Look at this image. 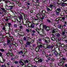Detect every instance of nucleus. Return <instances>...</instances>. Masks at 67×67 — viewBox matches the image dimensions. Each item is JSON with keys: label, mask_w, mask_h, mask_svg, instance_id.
Returning a JSON list of instances; mask_svg holds the SVG:
<instances>
[{"label": "nucleus", "mask_w": 67, "mask_h": 67, "mask_svg": "<svg viewBox=\"0 0 67 67\" xmlns=\"http://www.w3.org/2000/svg\"><path fill=\"white\" fill-rule=\"evenodd\" d=\"M6 34H8V36H7V45L8 46L9 48H11L12 47V45L13 44V43H11V41H13V38L12 36H11V34H10L9 32H5Z\"/></svg>", "instance_id": "obj_1"}, {"label": "nucleus", "mask_w": 67, "mask_h": 67, "mask_svg": "<svg viewBox=\"0 0 67 67\" xmlns=\"http://www.w3.org/2000/svg\"><path fill=\"white\" fill-rule=\"evenodd\" d=\"M40 43L38 46V47L40 48H43L44 50H45L46 49L49 48H53L54 47V45H48V44L43 43V44L42 43L39 42Z\"/></svg>", "instance_id": "obj_2"}, {"label": "nucleus", "mask_w": 67, "mask_h": 67, "mask_svg": "<svg viewBox=\"0 0 67 67\" xmlns=\"http://www.w3.org/2000/svg\"><path fill=\"white\" fill-rule=\"evenodd\" d=\"M52 53H50L49 54V57H52V56H54V55H55L56 57L60 56L61 54L60 51H59V52H57L56 50H55V49L52 50Z\"/></svg>", "instance_id": "obj_3"}, {"label": "nucleus", "mask_w": 67, "mask_h": 67, "mask_svg": "<svg viewBox=\"0 0 67 67\" xmlns=\"http://www.w3.org/2000/svg\"><path fill=\"white\" fill-rule=\"evenodd\" d=\"M59 21L63 23L64 24L67 25V22L65 21V17H58L56 18V19L54 21H55L56 22H57V24H59Z\"/></svg>", "instance_id": "obj_4"}, {"label": "nucleus", "mask_w": 67, "mask_h": 67, "mask_svg": "<svg viewBox=\"0 0 67 67\" xmlns=\"http://www.w3.org/2000/svg\"><path fill=\"white\" fill-rule=\"evenodd\" d=\"M17 13L18 14H19V16L18 15V18L19 19L16 18V21L18 22H20L21 20H23V16L24 15V13L23 12H21L18 10H16Z\"/></svg>", "instance_id": "obj_5"}, {"label": "nucleus", "mask_w": 67, "mask_h": 67, "mask_svg": "<svg viewBox=\"0 0 67 67\" xmlns=\"http://www.w3.org/2000/svg\"><path fill=\"white\" fill-rule=\"evenodd\" d=\"M66 60V59L64 57H63L62 58L60 59V63H58V64L59 66H63L64 65V63L65 61Z\"/></svg>", "instance_id": "obj_6"}, {"label": "nucleus", "mask_w": 67, "mask_h": 67, "mask_svg": "<svg viewBox=\"0 0 67 67\" xmlns=\"http://www.w3.org/2000/svg\"><path fill=\"white\" fill-rule=\"evenodd\" d=\"M51 32H52V33H53V34H52V35L53 36H55V35L56 36V35H57V33L55 31V29H54L53 28H52L51 29Z\"/></svg>", "instance_id": "obj_7"}, {"label": "nucleus", "mask_w": 67, "mask_h": 67, "mask_svg": "<svg viewBox=\"0 0 67 67\" xmlns=\"http://www.w3.org/2000/svg\"><path fill=\"white\" fill-rule=\"evenodd\" d=\"M22 61H23V62H24V63L25 64H26V63H29V60H25L23 59H20V61H19V64H21V63H22Z\"/></svg>", "instance_id": "obj_8"}, {"label": "nucleus", "mask_w": 67, "mask_h": 67, "mask_svg": "<svg viewBox=\"0 0 67 67\" xmlns=\"http://www.w3.org/2000/svg\"><path fill=\"white\" fill-rule=\"evenodd\" d=\"M36 2L37 3L35 4V6L36 7V9H38V7L40 6V4L38 3L39 2V0H35Z\"/></svg>", "instance_id": "obj_9"}, {"label": "nucleus", "mask_w": 67, "mask_h": 67, "mask_svg": "<svg viewBox=\"0 0 67 67\" xmlns=\"http://www.w3.org/2000/svg\"><path fill=\"white\" fill-rule=\"evenodd\" d=\"M43 40H44L45 41V42L46 43H49V38L48 37H46L44 38H43Z\"/></svg>", "instance_id": "obj_10"}, {"label": "nucleus", "mask_w": 67, "mask_h": 67, "mask_svg": "<svg viewBox=\"0 0 67 67\" xmlns=\"http://www.w3.org/2000/svg\"><path fill=\"white\" fill-rule=\"evenodd\" d=\"M37 24H31L30 25V26L29 27L30 28V29H33L35 27V26H37Z\"/></svg>", "instance_id": "obj_11"}, {"label": "nucleus", "mask_w": 67, "mask_h": 67, "mask_svg": "<svg viewBox=\"0 0 67 67\" xmlns=\"http://www.w3.org/2000/svg\"><path fill=\"white\" fill-rule=\"evenodd\" d=\"M23 16L24 18V20H25V21H26V22L27 23V21H28V20H29V19L27 18V15L25 14H24V15H23Z\"/></svg>", "instance_id": "obj_12"}, {"label": "nucleus", "mask_w": 67, "mask_h": 67, "mask_svg": "<svg viewBox=\"0 0 67 67\" xmlns=\"http://www.w3.org/2000/svg\"><path fill=\"white\" fill-rule=\"evenodd\" d=\"M37 58L38 60V61L39 62H40V63H42V62L43 61V59L42 58H39V57L38 58L37 57L35 58V59H36Z\"/></svg>", "instance_id": "obj_13"}, {"label": "nucleus", "mask_w": 67, "mask_h": 67, "mask_svg": "<svg viewBox=\"0 0 67 67\" xmlns=\"http://www.w3.org/2000/svg\"><path fill=\"white\" fill-rule=\"evenodd\" d=\"M42 9H40L39 11V12H41V15H42L43 14V15H44L45 13V12H46V11H45V10H43V9H42Z\"/></svg>", "instance_id": "obj_14"}, {"label": "nucleus", "mask_w": 67, "mask_h": 67, "mask_svg": "<svg viewBox=\"0 0 67 67\" xmlns=\"http://www.w3.org/2000/svg\"><path fill=\"white\" fill-rule=\"evenodd\" d=\"M40 30H41V31H43V29H41V28H40V29H39L38 28H36V31L38 32V34H40L39 31H40Z\"/></svg>", "instance_id": "obj_15"}, {"label": "nucleus", "mask_w": 67, "mask_h": 67, "mask_svg": "<svg viewBox=\"0 0 67 67\" xmlns=\"http://www.w3.org/2000/svg\"><path fill=\"white\" fill-rule=\"evenodd\" d=\"M30 45V42L28 41L26 43V44L25 45V48L27 47L28 46H29Z\"/></svg>", "instance_id": "obj_16"}, {"label": "nucleus", "mask_w": 67, "mask_h": 67, "mask_svg": "<svg viewBox=\"0 0 67 67\" xmlns=\"http://www.w3.org/2000/svg\"><path fill=\"white\" fill-rule=\"evenodd\" d=\"M64 2H64L63 1V2H62V3H61V4L62 5V6H63V7H65V4L67 5V2L65 3H64Z\"/></svg>", "instance_id": "obj_17"}, {"label": "nucleus", "mask_w": 67, "mask_h": 67, "mask_svg": "<svg viewBox=\"0 0 67 67\" xmlns=\"http://www.w3.org/2000/svg\"><path fill=\"white\" fill-rule=\"evenodd\" d=\"M55 37V36H54L52 35V37H50V39H51V40L52 41H55V40H56V39Z\"/></svg>", "instance_id": "obj_18"}, {"label": "nucleus", "mask_w": 67, "mask_h": 67, "mask_svg": "<svg viewBox=\"0 0 67 67\" xmlns=\"http://www.w3.org/2000/svg\"><path fill=\"white\" fill-rule=\"evenodd\" d=\"M48 7H49L50 8V9H51V10H53L52 8L53 7H54V5L52 4H50L49 5V6H48Z\"/></svg>", "instance_id": "obj_19"}, {"label": "nucleus", "mask_w": 67, "mask_h": 67, "mask_svg": "<svg viewBox=\"0 0 67 67\" xmlns=\"http://www.w3.org/2000/svg\"><path fill=\"white\" fill-rule=\"evenodd\" d=\"M42 49H41L40 48L38 47H37L36 48V51L37 52H38L39 51H41Z\"/></svg>", "instance_id": "obj_20"}, {"label": "nucleus", "mask_w": 67, "mask_h": 67, "mask_svg": "<svg viewBox=\"0 0 67 67\" xmlns=\"http://www.w3.org/2000/svg\"><path fill=\"white\" fill-rule=\"evenodd\" d=\"M58 28L60 29H62L63 28V26L60 24H59L57 25Z\"/></svg>", "instance_id": "obj_21"}, {"label": "nucleus", "mask_w": 67, "mask_h": 67, "mask_svg": "<svg viewBox=\"0 0 67 67\" xmlns=\"http://www.w3.org/2000/svg\"><path fill=\"white\" fill-rule=\"evenodd\" d=\"M42 15V16L41 18H40V21H41L42 22V21H43V19H44V17L43 16L44 15Z\"/></svg>", "instance_id": "obj_22"}, {"label": "nucleus", "mask_w": 67, "mask_h": 67, "mask_svg": "<svg viewBox=\"0 0 67 67\" xmlns=\"http://www.w3.org/2000/svg\"><path fill=\"white\" fill-rule=\"evenodd\" d=\"M50 29V27L48 26H47L46 28L45 29V30L47 31H49Z\"/></svg>", "instance_id": "obj_23"}, {"label": "nucleus", "mask_w": 67, "mask_h": 67, "mask_svg": "<svg viewBox=\"0 0 67 67\" xmlns=\"http://www.w3.org/2000/svg\"><path fill=\"white\" fill-rule=\"evenodd\" d=\"M35 21H38L40 20V18H38V17H35L34 18Z\"/></svg>", "instance_id": "obj_24"}, {"label": "nucleus", "mask_w": 67, "mask_h": 67, "mask_svg": "<svg viewBox=\"0 0 67 67\" xmlns=\"http://www.w3.org/2000/svg\"><path fill=\"white\" fill-rule=\"evenodd\" d=\"M34 21H33V20H32V21L31 22H30L29 21H27V24H35L34 23Z\"/></svg>", "instance_id": "obj_25"}, {"label": "nucleus", "mask_w": 67, "mask_h": 67, "mask_svg": "<svg viewBox=\"0 0 67 67\" xmlns=\"http://www.w3.org/2000/svg\"><path fill=\"white\" fill-rule=\"evenodd\" d=\"M60 33H57L56 35V36L57 37H59L60 36H61V35H60Z\"/></svg>", "instance_id": "obj_26"}, {"label": "nucleus", "mask_w": 67, "mask_h": 67, "mask_svg": "<svg viewBox=\"0 0 67 67\" xmlns=\"http://www.w3.org/2000/svg\"><path fill=\"white\" fill-rule=\"evenodd\" d=\"M12 49H11L10 50H9V53H7L6 54V55H7V56H10V53H11V52H12Z\"/></svg>", "instance_id": "obj_27"}, {"label": "nucleus", "mask_w": 67, "mask_h": 67, "mask_svg": "<svg viewBox=\"0 0 67 67\" xmlns=\"http://www.w3.org/2000/svg\"><path fill=\"white\" fill-rule=\"evenodd\" d=\"M4 20H5V21H8L9 20V18L8 17H4Z\"/></svg>", "instance_id": "obj_28"}, {"label": "nucleus", "mask_w": 67, "mask_h": 67, "mask_svg": "<svg viewBox=\"0 0 67 67\" xmlns=\"http://www.w3.org/2000/svg\"><path fill=\"white\" fill-rule=\"evenodd\" d=\"M62 43H61L60 42H57V45L58 46H60V45H61V44Z\"/></svg>", "instance_id": "obj_29"}, {"label": "nucleus", "mask_w": 67, "mask_h": 67, "mask_svg": "<svg viewBox=\"0 0 67 67\" xmlns=\"http://www.w3.org/2000/svg\"><path fill=\"white\" fill-rule=\"evenodd\" d=\"M65 30H62V33L61 34L62 35H64L65 34Z\"/></svg>", "instance_id": "obj_30"}, {"label": "nucleus", "mask_w": 67, "mask_h": 67, "mask_svg": "<svg viewBox=\"0 0 67 67\" xmlns=\"http://www.w3.org/2000/svg\"><path fill=\"white\" fill-rule=\"evenodd\" d=\"M14 31L15 32H20V29H16Z\"/></svg>", "instance_id": "obj_31"}, {"label": "nucleus", "mask_w": 67, "mask_h": 67, "mask_svg": "<svg viewBox=\"0 0 67 67\" xmlns=\"http://www.w3.org/2000/svg\"><path fill=\"white\" fill-rule=\"evenodd\" d=\"M23 51L22 50H21V51L18 52V54H23Z\"/></svg>", "instance_id": "obj_32"}, {"label": "nucleus", "mask_w": 67, "mask_h": 67, "mask_svg": "<svg viewBox=\"0 0 67 67\" xmlns=\"http://www.w3.org/2000/svg\"><path fill=\"white\" fill-rule=\"evenodd\" d=\"M60 13V12H58L57 11H55V13L56 15H59V13Z\"/></svg>", "instance_id": "obj_33"}, {"label": "nucleus", "mask_w": 67, "mask_h": 67, "mask_svg": "<svg viewBox=\"0 0 67 67\" xmlns=\"http://www.w3.org/2000/svg\"><path fill=\"white\" fill-rule=\"evenodd\" d=\"M60 46L61 47L63 48L65 46V44H64L63 43H61Z\"/></svg>", "instance_id": "obj_34"}, {"label": "nucleus", "mask_w": 67, "mask_h": 67, "mask_svg": "<svg viewBox=\"0 0 67 67\" xmlns=\"http://www.w3.org/2000/svg\"><path fill=\"white\" fill-rule=\"evenodd\" d=\"M41 15V13H38L36 15V17H38L39 16H40Z\"/></svg>", "instance_id": "obj_35"}, {"label": "nucleus", "mask_w": 67, "mask_h": 67, "mask_svg": "<svg viewBox=\"0 0 67 67\" xmlns=\"http://www.w3.org/2000/svg\"><path fill=\"white\" fill-rule=\"evenodd\" d=\"M56 11H58L60 12L61 11V9L60 8H57Z\"/></svg>", "instance_id": "obj_36"}, {"label": "nucleus", "mask_w": 67, "mask_h": 67, "mask_svg": "<svg viewBox=\"0 0 67 67\" xmlns=\"http://www.w3.org/2000/svg\"><path fill=\"white\" fill-rule=\"evenodd\" d=\"M7 36H4V35H3L2 36H1V37H2V38L3 39H3H4L5 38V37H6V39H7Z\"/></svg>", "instance_id": "obj_37"}, {"label": "nucleus", "mask_w": 67, "mask_h": 67, "mask_svg": "<svg viewBox=\"0 0 67 67\" xmlns=\"http://www.w3.org/2000/svg\"><path fill=\"white\" fill-rule=\"evenodd\" d=\"M3 31H0V37H1L2 35H3L2 34H3Z\"/></svg>", "instance_id": "obj_38"}, {"label": "nucleus", "mask_w": 67, "mask_h": 67, "mask_svg": "<svg viewBox=\"0 0 67 67\" xmlns=\"http://www.w3.org/2000/svg\"><path fill=\"white\" fill-rule=\"evenodd\" d=\"M3 41V40L2 38L1 37L0 38V43H1V42H2Z\"/></svg>", "instance_id": "obj_39"}, {"label": "nucleus", "mask_w": 67, "mask_h": 67, "mask_svg": "<svg viewBox=\"0 0 67 67\" xmlns=\"http://www.w3.org/2000/svg\"><path fill=\"white\" fill-rule=\"evenodd\" d=\"M2 30H4L5 31V33H7L6 32H7V31H6V30H5V27H3L2 28Z\"/></svg>", "instance_id": "obj_40"}, {"label": "nucleus", "mask_w": 67, "mask_h": 67, "mask_svg": "<svg viewBox=\"0 0 67 67\" xmlns=\"http://www.w3.org/2000/svg\"><path fill=\"white\" fill-rule=\"evenodd\" d=\"M46 9L47 11H52V10H51V9L50 8L49 9L48 7H46Z\"/></svg>", "instance_id": "obj_41"}, {"label": "nucleus", "mask_w": 67, "mask_h": 67, "mask_svg": "<svg viewBox=\"0 0 67 67\" xmlns=\"http://www.w3.org/2000/svg\"><path fill=\"white\" fill-rule=\"evenodd\" d=\"M35 18V17H34V16H33L32 17H31V16L30 19L31 20H34Z\"/></svg>", "instance_id": "obj_42"}, {"label": "nucleus", "mask_w": 67, "mask_h": 67, "mask_svg": "<svg viewBox=\"0 0 67 67\" xmlns=\"http://www.w3.org/2000/svg\"><path fill=\"white\" fill-rule=\"evenodd\" d=\"M8 7H9V8L10 9H13V6H12L11 5L9 6H8Z\"/></svg>", "instance_id": "obj_43"}, {"label": "nucleus", "mask_w": 67, "mask_h": 67, "mask_svg": "<svg viewBox=\"0 0 67 67\" xmlns=\"http://www.w3.org/2000/svg\"><path fill=\"white\" fill-rule=\"evenodd\" d=\"M21 62H22L21 63H22V64H21V65H22V66H23V65H26V64L23 63V62H23V61H22Z\"/></svg>", "instance_id": "obj_44"}, {"label": "nucleus", "mask_w": 67, "mask_h": 67, "mask_svg": "<svg viewBox=\"0 0 67 67\" xmlns=\"http://www.w3.org/2000/svg\"><path fill=\"white\" fill-rule=\"evenodd\" d=\"M25 27H30V25L29 24H25Z\"/></svg>", "instance_id": "obj_45"}, {"label": "nucleus", "mask_w": 67, "mask_h": 67, "mask_svg": "<svg viewBox=\"0 0 67 67\" xmlns=\"http://www.w3.org/2000/svg\"><path fill=\"white\" fill-rule=\"evenodd\" d=\"M8 26L9 27H10L11 26V23H8Z\"/></svg>", "instance_id": "obj_46"}, {"label": "nucleus", "mask_w": 67, "mask_h": 67, "mask_svg": "<svg viewBox=\"0 0 67 67\" xmlns=\"http://www.w3.org/2000/svg\"><path fill=\"white\" fill-rule=\"evenodd\" d=\"M27 66H30V67H33V65H32V64H29L27 65Z\"/></svg>", "instance_id": "obj_47"}, {"label": "nucleus", "mask_w": 67, "mask_h": 67, "mask_svg": "<svg viewBox=\"0 0 67 67\" xmlns=\"http://www.w3.org/2000/svg\"><path fill=\"white\" fill-rule=\"evenodd\" d=\"M14 26L15 28H16V27H17V26H18V25L16 24H14Z\"/></svg>", "instance_id": "obj_48"}, {"label": "nucleus", "mask_w": 67, "mask_h": 67, "mask_svg": "<svg viewBox=\"0 0 67 67\" xmlns=\"http://www.w3.org/2000/svg\"><path fill=\"white\" fill-rule=\"evenodd\" d=\"M47 21L48 22H49V23H52V22L51 21V20H50L49 19H47Z\"/></svg>", "instance_id": "obj_49"}, {"label": "nucleus", "mask_w": 67, "mask_h": 67, "mask_svg": "<svg viewBox=\"0 0 67 67\" xmlns=\"http://www.w3.org/2000/svg\"><path fill=\"white\" fill-rule=\"evenodd\" d=\"M10 65L11 64H10V63L8 62L7 63V67H9V66H10Z\"/></svg>", "instance_id": "obj_50"}, {"label": "nucleus", "mask_w": 67, "mask_h": 67, "mask_svg": "<svg viewBox=\"0 0 67 67\" xmlns=\"http://www.w3.org/2000/svg\"><path fill=\"white\" fill-rule=\"evenodd\" d=\"M3 62H1L0 63H4V62L5 61V59L4 58L3 59Z\"/></svg>", "instance_id": "obj_51"}, {"label": "nucleus", "mask_w": 67, "mask_h": 67, "mask_svg": "<svg viewBox=\"0 0 67 67\" xmlns=\"http://www.w3.org/2000/svg\"><path fill=\"white\" fill-rule=\"evenodd\" d=\"M0 51L1 52H5L4 50V49H0Z\"/></svg>", "instance_id": "obj_52"}, {"label": "nucleus", "mask_w": 67, "mask_h": 67, "mask_svg": "<svg viewBox=\"0 0 67 67\" xmlns=\"http://www.w3.org/2000/svg\"><path fill=\"white\" fill-rule=\"evenodd\" d=\"M43 24H41L40 25V28H41V27H42H42H43Z\"/></svg>", "instance_id": "obj_53"}, {"label": "nucleus", "mask_w": 67, "mask_h": 67, "mask_svg": "<svg viewBox=\"0 0 67 67\" xmlns=\"http://www.w3.org/2000/svg\"><path fill=\"white\" fill-rule=\"evenodd\" d=\"M22 4L21 3H19V4H18V6H19V7H22Z\"/></svg>", "instance_id": "obj_54"}, {"label": "nucleus", "mask_w": 67, "mask_h": 67, "mask_svg": "<svg viewBox=\"0 0 67 67\" xmlns=\"http://www.w3.org/2000/svg\"><path fill=\"white\" fill-rule=\"evenodd\" d=\"M25 3L26 5H30V3L29 2H26Z\"/></svg>", "instance_id": "obj_55"}, {"label": "nucleus", "mask_w": 67, "mask_h": 67, "mask_svg": "<svg viewBox=\"0 0 67 67\" xmlns=\"http://www.w3.org/2000/svg\"><path fill=\"white\" fill-rule=\"evenodd\" d=\"M14 63L15 64H18V63H19V62L18 61H15L14 62Z\"/></svg>", "instance_id": "obj_56"}, {"label": "nucleus", "mask_w": 67, "mask_h": 67, "mask_svg": "<svg viewBox=\"0 0 67 67\" xmlns=\"http://www.w3.org/2000/svg\"><path fill=\"white\" fill-rule=\"evenodd\" d=\"M60 15L61 16V17H63L62 16H64V13H61Z\"/></svg>", "instance_id": "obj_57"}, {"label": "nucleus", "mask_w": 67, "mask_h": 67, "mask_svg": "<svg viewBox=\"0 0 67 67\" xmlns=\"http://www.w3.org/2000/svg\"><path fill=\"white\" fill-rule=\"evenodd\" d=\"M26 31L27 32V33H29V32H30V30L27 29H26Z\"/></svg>", "instance_id": "obj_58"}, {"label": "nucleus", "mask_w": 67, "mask_h": 67, "mask_svg": "<svg viewBox=\"0 0 67 67\" xmlns=\"http://www.w3.org/2000/svg\"><path fill=\"white\" fill-rule=\"evenodd\" d=\"M24 34L23 32H22L21 34V36H24Z\"/></svg>", "instance_id": "obj_59"}, {"label": "nucleus", "mask_w": 67, "mask_h": 67, "mask_svg": "<svg viewBox=\"0 0 67 67\" xmlns=\"http://www.w3.org/2000/svg\"><path fill=\"white\" fill-rule=\"evenodd\" d=\"M43 28H44V29H45L47 27V26H46V25H43Z\"/></svg>", "instance_id": "obj_60"}, {"label": "nucleus", "mask_w": 67, "mask_h": 67, "mask_svg": "<svg viewBox=\"0 0 67 67\" xmlns=\"http://www.w3.org/2000/svg\"><path fill=\"white\" fill-rule=\"evenodd\" d=\"M28 14L30 15H32V13H31V12H28Z\"/></svg>", "instance_id": "obj_61"}, {"label": "nucleus", "mask_w": 67, "mask_h": 67, "mask_svg": "<svg viewBox=\"0 0 67 67\" xmlns=\"http://www.w3.org/2000/svg\"><path fill=\"white\" fill-rule=\"evenodd\" d=\"M19 29H20V30H21V29H23V26H20L19 27Z\"/></svg>", "instance_id": "obj_62"}, {"label": "nucleus", "mask_w": 67, "mask_h": 67, "mask_svg": "<svg viewBox=\"0 0 67 67\" xmlns=\"http://www.w3.org/2000/svg\"><path fill=\"white\" fill-rule=\"evenodd\" d=\"M40 67H46V66H45V65H41Z\"/></svg>", "instance_id": "obj_63"}, {"label": "nucleus", "mask_w": 67, "mask_h": 67, "mask_svg": "<svg viewBox=\"0 0 67 67\" xmlns=\"http://www.w3.org/2000/svg\"><path fill=\"white\" fill-rule=\"evenodd\" d=\"M64 12H65V13H67V10L64 9Z\"/></svg>", "instance_id": "obj_64"}]
</instances>
